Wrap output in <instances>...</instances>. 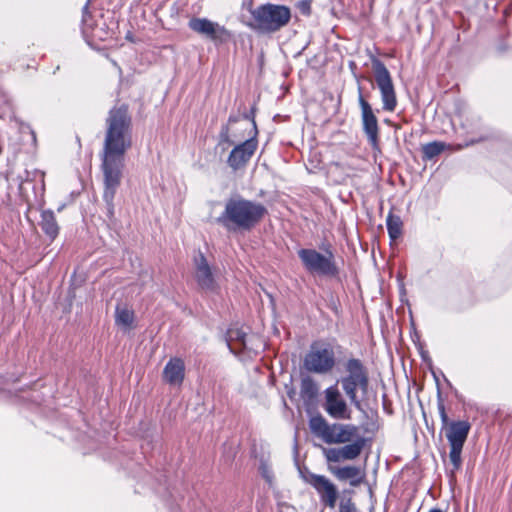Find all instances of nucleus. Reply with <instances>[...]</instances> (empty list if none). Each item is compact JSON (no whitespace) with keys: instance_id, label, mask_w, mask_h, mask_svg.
Masks as SVG:
<instances>
[{"instance_id":"f257e3e1","label":"nucleus","mask_w":512,"mask_h":512,"mask_svg":"<svg viewBox=\"0 0 512 512\" xmlns=\"http://www.w3.org/2000/svg\"><path fill=\"white\" fill-rule=\"evenodd\" d=\"M107 130L101 154L103 172V199L110 214L114 210V197L122 179L125 154L132 146L131 117L128 107H113L106 120Z\"/></svg>"},{"instance_id":"f03ea898","label":"nucleus","mask_w":512,"mask_h":512,"mask_svg":"<svg viewBox=\"0 0 512 512\" xmlns=\"http://www.w3.org/2000/svg\"><path fill=\"white\" fill-rule=\"evenodd\" d=\"M266 214L267 209L263 204L235 197L227 200L224 211L217 218V223L228 232L250 231L262 221Z\"/></svg>"},{"instance_id":"7ed1b4c3","label":"nucleus","mask_w":512,"mask_h":512,"mask_svg":"<svg viewBox=\"0 0 512 512\" xmlns=\"http://www.w3.org/2000/svg\"><path fill=\"white\" fill-rule=\"evenodd\" d=\"M338 382L350 404L363 411L362 399L369 389V371L363 361L355 357L347 358L343 363V375Z\"/></svg>"},{"instance_id":"20e7f679","label":"nucleus","mask_w":512,"mask_h":512,"mask_svg":"<svg viewBox=\"0 0 512 512\" xmlns=\"http://www.w3.org/2000/svg\"><path fill=\"white\" fill-rule=\"evenodd\" d=\"M248 26L263 34L275 33L285 27L291 19V10L285 5L262 4L251 10Z\"/></svg>"},{"instance_id":"39448f33","label":"nucleus","mask_w":512,"mask_h":512,"mask_svg":"<svg viewBox=\"0 0 512 512\" xmlns=\"http://www.w3.org/2000/svg\"><path fill=\"white\" fill-rule=\"evenodd\" d=\"M438 411L442 422V430L450 445L449 459L454 470H458L462 464L461 453L467 440L471 425L468 421H449L445 405L442 400L438 402Z\"/></svg>"},{"instance_id":"423d86ee","label":"nucleus","mask_w":512,"mask_h":512,"mask_svg":"<svg viewBox=\"0 0 512 512\" xmlns=\"http://www.w3.org/2000/svg\"><path fill=\"white\" fill-rule=\"evenodd\" d=\"M309 428L313 435L327 444L350 443L358 435L359 428L354 424H330L322 415L309 420Z\"/></svg>"},{"instance_id":"0eeeda50","label":"nucleus","mask_w":512,"mask_h":512,"mask_svg":"<svg viewBox=\"0 0 512 512\" xmlns=\"http://www.w3.org/2000/svg\"><path fill=\"white\" fill-rule=\"evenodd\" d=\"M298 256L304 268L311 274L336 277L339 273L334 253L330 249L322 254L315 249L303 248L298 251Z\"/></svg>"},{"instance_id":"6e6552de","label":"nucleus","mask_w":512,"mask_h":512,"mask_svg":"<svg viewBox=\"0 0 512 512\" xmlns=\"http://www.w3.org/2000/svg\"><path fill=\"white\" fill-rule=\"evenodd\" d=\"M303 366L314 374H330L336 366L334 349L328 344H312L304 357Z\"/></svg>"},{"instance_id":"1a4fd4ad","label":"nucleus","mask_w":512,"mask_h":512,"mask_svg":"<svg viewBox=\"0 0 512 512\" xmlns=\"http://www.w3.org/2000/svg\"><path fill=\"white\" fill-rule=\"evenodd\" d=\"M372 68L375 82L381 95L382 109L387 112H394L397 108L398 100L392 76L384 63L379 59H373Z\"/></svg>"},{"instance_id":"9d476101","label":"nucleus","mask_w":512,"mask_h":512,"mask_svg":"<svg viewBox=\"0 0 512 512\" xmlns=\"http://www.w3.org/2000/svg\"><path fill=\"white\" fill-rule=\"evenodd\" d=\"M303 480L317 492L320 502L328 508L334 509L338 500L337 486L326 476L308 472Z\"/></svg>"},{"instance_id":"9b49d317","label":"nucleus","mask_w":512,"mask_h":512,"mask_svg":"<svg viewBox=\"0 0 512 512\" xmlns=\"http://www.w3.org/2000/svg\"><path fill=\"white\" fill-rule=\"evenodd\" d=\"M188 26L192 31L215 44L226 43L232 38V33L227 28L207 18L193 17L189 20Z\"/></svg>"},{"instance_id":"f8f14e48","label":"nucleus","mask_w":512,"mask_h":512,"mask_svg":"<svg viewBox=\"0 0 512 512\" xmlns=\"http://www.w3.org/2000/svg\"><path fill=\"white\" fill-rule=\"evenodd\" d=\"M323 409L333 419L350 420L352 411L337 385L327 387L323 392Z\"/></svg>"},{"instance_id":"ddd939ff","label":"nucleus","mask_w":512,"mask_h":512,"mask_svg":"<svg viewBox=\"0 0 512 512\" xmlns=\"http://www.w3.org/2000/svg\"><path fill=\"white\" fill-rule=\"evenodd\" d=\"M358 103L361 109L362 128L373 149H379V125L376 114L370 103L364 98L359 87Z\"/></svg>"},{"instance_id":"4468645a","label":"nucleus","mask_w":512,"mask_h":512,"mask_svg":"<svg viewBox=\"0 0 512 512\" xmlns=\"http://www.w3.org/2000/svg\"><path fill=\"white\" fill-rule=\"evenodd\" d=\"M254 135L234 146L231 150L228 158L227 164L234 171L244 168L248 162L251 160L252 156L257 150L258 142L256 140V126L255 122L252 123Z\"/></svg>"},{"instance_id":"2eb2a0df","label":"nucleus","mask_w":512,"mask_h":512,"mask_svg":"<svg viewBox=\"0 0 512 512\" xmlns=\"http://www.w3.org/2000/svg\"><path fill=\"white\" fill-rule=\"evenodd\" d=\"M194 277L198 286L204 291L213 292L217 289V283L213 276L212 270L202 253L195 258Z\"/></svg>"},{"instance_id":"dca6fc26","label":"nucleus","mask_w":512,"mask_h":512,"mask_svg":"<svg viewBox=\"0 0 512 512\" xmlns=\"http://www.w3.org/2000/svg\"><path fill=\"white\" fill-rule=\"evenodd\" d=\"M162 377L171 386H181L185 378V363L179 357H172L165 365Z\"/></svg>"},{"instance_id":"f3484780","label":"nucleus","mask_w":512,"mask_h":512,"mask_svg":"<svg viewBox=\"0 0 512 512\" xmlns=\"http://www.w3.org/2000/svg\"><path fill=\"white\" fill-rule=\"evenodd\" d=\"M328 470L334 475L339 481H349L353 487L359 486L365 477L364 472L357 466H344L334 467L328 466Z\"/></svg>"},{"instance_id":"a211bd4d","label":"nucleus","mask_w":512,"mask_h":512,"mask_svg":"<svg viewBox=\"0 0 512 512\" xmlns=\"http://www.w3.org/2000/svg\"><path fill=\"white\" fill-rule=\"evenodd\" d=\"M115 324L124 333L133 330L136 327L134 310L125 304H118L115 308Z\"/></svg>"},{"instance_id":"6ab92c4d","label":"nucleus","mask_w":512,"mask_h":512,"mask_svg":"<svg viewBox=\"0 0 512 512\" xmlns=\"http://www.w3.org/2000/svg\"><path fill=\"white\" fill-rule=\"evenodd\" d=\"M39 225L42 231L51 241L55 240L59 234V226L53 211L44 210L41 213Z\"/></svg>"},{"instance_id":"aec40b11","label":"nucleus","mask_w":512,"mask_h":512,"mask_svg":"<svg viewBox=\"0 0 512 512\" xmlns=\"http://www.w3.org/2000/svg\"><path fill=\"white\" fill-rule=\"evenodd\" d=\"M366 440L363 437L356 438L352 443H348L341 447L343 461L357 459L363 448L365 447Z\"/></svg>"},{"instance_id":"412c9836","label":"nucleus","mask_w":512,"mask_h":512,"mask_svg":"<svg viewBox=\"0 0 512 512\" xmlns=\"http://www.w3.org/2000/svg\"><path fill=\"white\" fill-rule=\"evenodd\" d=\"M319 392L317 382L310 376L303 377L300 383V394L303 399L314 400Z\"/></svg>"},{"instance_id":"4be33fe9","label":"nucleus","mask_w":512,"mask_h":512,"mask_svg":"<svg viewBox=\"0 0 512 512\" xmlns=\"http://www.w3.org/2000/svg\"><path fill=\"white\" fill-rule=\"evenodd\" d=\"M449 145L444 142L434 141L422 146L423 158L431 160L442 153Z\"/></svg>"},{"instance_id":"5701e85b","label":"nucleus","mask_w":512,"mask_h":512,"mask_svg":"<svg viewBox=\"0 0 512 512\" xmlns=\"http://www.w3.org/2000/svg\"><path fill=\"white\" fill-rule=\"evenodd\" d=\"M387 230L391 239H397L402 232V221L399 216L389 214L387 217Z\"/></svg>"},{"instance_id":"b1692460","label":"nucleus","mask_w":512,"mask_h":512,"mask_svg":"<svg viewBox=\"0 0 512 512\" xmlns=\"http://www.w3.org/2000/svg\"><path fill=\"white\" fill-rule=\"evenodd\" d=\"M237 122V118L230 116L228 119V123L222 126L221 131L219 133L220 142L219 144L226 143L228 145L233 144V140L230 138V126L233 123Z\"/></svg>"},{"instance_id":"393cba45","label":"nucleus","mask_w":512,"mask_h":512,"mask_svg":"<svg viewBox=\"0 0 512 512\" xmlns=\"http://www.w3.org/2000/svg\"><path fill=\"white\" fill-rule=\"evenodd\" d=\"M324 455H325L327 462L336 463V462L343 461L341 447L325 449Z\"/></svg>"},{"instance_id":"a878e982","label":"nucleus","mask_w":512,"mask_h":512,"mask_svg":"<svg viewBox=\"0 0 512 512\" xmlns=\"http://www.w3.org/2000/svg\"><path fill=\"white\" fill-rule=\"evenodd\" d=\"M356 506L351 498L343 499L339 503V512H356Z\"/></svg>"},{"instance_id":"bb28decb","label":"nucleus","mask_w":512,"mask_h":512,"mask_svg":"<svg viewBox=\"0 0 512 512\" xmlns=\"http://www.w3.org/2000/svg\"><path fill=\"white\" fill-rule=\"evenodd\" d=\"M300 6H301L303 12H305L306 14L310 13V5L308 2L303 1V2H301Z\"/></svg>"}]
</instances>
